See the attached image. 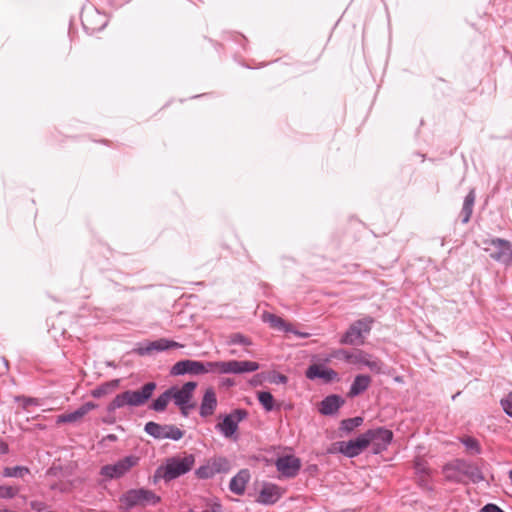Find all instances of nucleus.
<instances>
[{
  "mask_svg": "<svg viewBox=\"0 0 512 512\" xmlns=\"http://www.w3.org/2000/svg\"><path fill=\"white\" fill-rule=\"evenodd\" d=\"M287 377L283 374H277L274 376V378L272 379V382L274 383H282V384H285L287 382Z\"/></svg>",
  "mask_w": 512,
  "mask_h": 512,
  "instance_id": "nucleus-40",
  "label": "nucleus"
},
{
  "mask_svg": "<svg viewBox=\"0 0 512 512\" xmlns=\"http://www.w3.org/2000/svg\"><path fill=\"white\" fill-rule=\"evenodd\" d=\"M8 450V445L4 441L0 440V454H6L8 453Z\"/></svg>",
  "mask_w": 512,
  "mask_h": 512,
  "instance_id": "nucleus-41",
  "label": "nucleus"
},
{
  "mask_svg": "<svg viewBox=\"0 0 512 512\" xmlns=\"http://www.w3.org/2000/svg\"><path fill=\"white\" fill-rule=\"evenodd\" d=\"M119 380H111L108 382H105L101 384L100 386L96 387L91 391V396L94 398H101L103 396H106L110 393H112L118 386H119Z\"/></svg>",
  "mask_w": 512,
  "mask_h": 512,
  "instance_id": "nucleus-27",
  "label": "nucleus"
},
{
  "mask_svg": "<svg viewBox=\"0 0 512 512\" xmlns=\"http://www.w3.org/2000/svg\"><path fill=\"white\" fill-rule=\"evenodd\" d=\"M197 387L196 382H187L182 387H171L169 389V393L171 395V399L174 401L175 405H177L183 416H187L191 409L195 407V404L192 403L193 392Z\"/></svg>",
  "mask_w": 512,
  "mask_h": 512,
  "instance_id": "nucleus-5",
  "label": "nucleus"
},
{
  "mask_svg": "<svg viewBox=\"0 0 512 512\" xmlns=\"http://www.w3.org/2000/svg\"><path fill=\"white\" fill-rule=\"evenodd\" d=\"M281 497L280 488L273 484L264 485L261 489L257 501L261 504H274Z\"/></svg>",
  "mask_w": 512,
  "mask_h": 512,
  "instance_id": "nucleus-21",
  "label": "nucleus"
},
{
  "mask_svg": "<svg viewBox=\"0 0 512 512\" xmlns=\"http://www.w3.org/2000/svg\"><path fill=\"white\" fill-rule=\"evenodd\" d=\"M343 404L341 397L337 395H330L322 400L319 411L323 415H331L335 413Z\"/></svg>",
  "mask_w": 512,
  "mask_h": 512,
  "instance_id": "nucleus-23",
  "label": "nucleus"
},
{
  "mask_svg": "<svg viewBox=\"0 0 512 512\" xmlns=\"http://www.w3.org/2000/svg\"><path fill=\"white\" fill-rule=\"evenodd\" d=\"M461 442L465 445L468 450L473 451L475 454H479L481 452V448L479 442L472 437H466L461 440Z\"/></svg>",
  "mask_w": 512,
  "mask_h": 512,
  "instance_id": "nucleus-36",
  "label": "nucleus"
},
{
  "mask_svg": "<svg viewBox=\"0 0 512 512\" xmlns=\"http://www.w3.org/2000/svg\"><path fill=\"white\" fill-rule=\"evenodd\" d=\"M366 447L368 442L365 433L354 440L339 442V451L350 458L359 455Z\"/></svg>",
  "mask_w": 512,
  "mask_h": 512,
  "instance_id": "nucleus-15",
  "label": "nucleus"
},
{
  "mask_svg": "<svg viewBox=\"0 0 512 512\" xmlns=\"http://www.w3.org/2000/svg\"><path fill=\"white\" fill-rule=\"evenodd\" d=\"M368 445L373 446L374 453L384 451L393 439L392 431L385 428L371 429L365 432Z\"/></svg>",
  "mask_w": 512,
  "mask_h": 512,
  "instance_id": "nucleus-11",
  "label": "nucleus"
},
{
  "mask_svg": "<svg viewBox=\"0 0 512 512\" xmlns=\"http://www.w3.org/2000/svg\"><path fill=\"white\" fill-rule=\"evenodd\" d=\"M258 400L266 411H272L274 409V398L270 392H258Z\"/></svg>",
  "mask_w": 512,
  "mask_h": 512,
  "instance_id": "nucleus-32",
  "label": "nucleus"
},
{
  "mask_svg": "<svg viewBox=\"0 0 512 512\" xmlns=\"http://www.w3.org/2000/svg\"><path fill=\"white\" fill-rule=\"evenodd\" d=\"M457 469H460L462 473H464V477H468L474 483H479L484 480L481 470L474 464L459 461Z\"/></svg>",
  "mask_w": 512,
  "mask_h": 512,
  "instance_id": "nucleus-22",
  "label": "nucleus"
},
{
  "mask_svg": "<svg viewBox=\"0 0 512 512\" xmlns=\"http://www.w3.org/2000/svg\"><path fill=\"white\" fill-rule=\"evenodd\" d=\"M160 501L159 495L146 488L129 489L119 497L120 509L124 512L136 507L155 506Z\"/></svg>",
  "mask_w": 512,
  "mask_h": 512,
  "instance_id": "nucleus-3",
  "label": "nucleus"
},
{
  "mask_svg": "<svg viewBox=\"0 0 512 512\" xmlns=\"http://www.w3.org/2000/svg\"><path fill=\"white\" fill-rule=\"evenodd\" d=\"M250 480V473L247 469L240 470L230 481L229 489L236 495H243L247 483Z\"/></svg>",
  "mask_w": 512,
  "mask_h": 512,
  "instance_id": "nucleus-19",
  "label": "nucleus"
},
{
  "mask_svg": "<svg viewBox=\"0 0 512 512\" xmlns=\"http://www.w3.org/2000/svg\"><path fill=\"white\" fill-rule=\"evenodd\" d=\"M484 250L489 256L506 266H512V243L501 238L487 239L483 242Z\"/></svg>",
  "mask_w": 512,
  "mask_h": 512,
  "instance_id": "nucleus-4",
  "label": "nucleus"
},
{
  "mask_svg": "<svg viewBox=\"0 0 512 512\" xmlns=\"http://www.w3.org/2000/svg\"><path fill=\"white\" fill-rule=\"evenodd\" d=\"M228 462L224 458H214L208 460L195 471V475L199 479H210L216 474L227 470Z\"/></svg>",
  "mask_w": 512,
  "mask_h": 512,
  "instance_id": "nucleus-12",
  "label": "nucleus"
},
{
  "mask_svg": "<svg viewBox=\"0 0 512 512\" xmlns=\"http://www.w3.org/2000/svg\"><path fill=\"white\" fill-rule=\"evenodd\" d=\"M305 375L308 379L314 380V379H323L324 382L329 383L337 379L338 374L336 371H334L331 368H327L320 364H313L310 365Z\"/></svg>",
  "mask_w": 512,
  "mask_h": 512,
  "instance_id": "nucleus-16",
  "label": "nucleus"
},
{
  "mask_svg": "<svg viewBox=\"0 0 512 512\" xmlns=\"http://www.w3.org/2000/svg\"><path fill=\"white\" fill-rule=\"evenodd\" d=\"M374 323V319L370 316H366L362 319H359L352 323L346 333L340 340L341 344H363L364 343V334L370 332L372 325Z\"/></svg>",
  "mask_w": 512,
  "mask_h": 512,
  "instance_id": "nucleus-6",
  "label": "nucleus"
},
{
  "mask_svg": "<svg viewBox=\"0 0 512 512\" xmlns=\"http://www.w3.org/2000/svg\"><path fill=\"white\" fill-rule=\"evenodd\" d=\"M332 357H342L348 363L365 365L376 373H380L383 367V363L379 359H372L371 355L362 350H354L353 352L337 350L332 354Z\"/></svg>",
  "mask_w": 512,
  "mask_h": 512,
  "instance_id": "nucleus-7",
  "label": "nucleus"
},
{
  "mask_svg": "<svg viewBox=\"0 0 512 512\" xmlns=\"http://www.w3.org/2000/svg\"><path fill=\"white\" fill-rule=\"evenodd\" d=\"M259 369V364L254 361H225L223 374H243Z\"/></svg>",
  "mask_w": 512,
  "mask_h": 512,
  "instance_id": "nucleus-17",
  "label": "nucleus"
},
{
  "mask_svg": "<svg viewBox=\"0 0 512 512\" xmlns=\"http://www.w3.org/2000/svg\"><path fill=\"white\" fill-rule=\"evenodd\" d=\"M217 406V398L213 388H207L200 405V415L202 417L211 416Z\"/></svg>",
  "mask_w": 512,
  "mask_h": 512,
  "instance_id": "nucleus-20",
  "label": "nucleus"
},
{
  "mask_svg": "<svg viewBox=\"0 0 512 512\" xmlns=\"http://www.w3.org/2000/svg\"><path fill=\"white\" fill-rule=\"evenodd\" d=\"M481 512H504V511L495 504H487L482 508Z\"/></svg>",
  "mask_w": 512,
  "mask_h": 512,
  "instance_id": "nucleus-39",
  "label": "nucleus"
},
{
  "mask_svg": "<svg viewBox=\"0 0 512 512\" xmlns=\"http://www.w3.org/2000/svg\"><path fill=\"white\" fill-rule=\"evenodd\" d=\"M509 479H510V481L512 483V470L509 471Z\"/></svg>",
  "mask_w": 512,
  "mask_h": 512,
  "instance_id": "nucleus-46",
  "label": "nucleus"
},
{
  "mask_svg": "<svg viewBox=\"0 0 512 512\" xmlns=\"http://www.w3.org/2000/svg\"><path fill=\"white\" fill-rule=\"evenodd\" d=\"M172 347H181V345L174 341L161 339L150 343L145 349H140L139 354L143 355L145 353H149L152 350L163 351Z\"/></svg>",
  "mask_w": 512,
  "mask_h": 512,
  "instance_id": "nucleus-26",
  "label": "nucleus"
},
{
  "mask_svg": "<svg viewBox=\"0 0 512 512\" xmlns=\"http://www.w3.org/2000/svg\"><path fill=\"white\" fill-rule=\"evenodd\" d=\"M209 512H222V507L220 504L215 503L211 506Z\"/></svg>",
  "mask_w": 512,
  "mask_h": 512,
  "instance_id": "nucleus-43",
  "label": "nucleus"
},
{
  "mask_svg": "<svg viewBox=\"0 0 512 512\" xmlns=\"http://www.w3.org/2000/svg\"><path fill=\"white\" fill-rule=\"evenodd\" d=\"M36 399L34 398H24V403H23V406L24 408L28 407L29 405H34L36 404Z\"/></svg>",
  "mask_w": 512,
  "mask_h": 512,
  "instance_id": "nucleus-42",
  "label": "nucleus"
},
{
  "mask_svg": "<svg viewBox=\"0 0 512 512\" xmlns=\"http://www.w3.org/2000/svg\"><path fill=\"white\" fill-rule=\"evenodd\" d=\"M362 423H363L362 417H354V418L345 419V420H342V422H341L340 430L345 431V432H351L356 427L360 426Z\"/></svg>",
  "mask_w": 512,
  "mask_h": 512,
  "instance_id": "nucleus-33",
  "label": "nucleus"
},
{
  "mask_svg": "<svg viewBox=\"0 0 512 512\" xmlns=\"http://www.w3.org/2000/svg\"><path fill=\"white\" fill-rule=\"evenodd\" d=\"M156 384L154 382H148L144 384L140 390H127L115 396V398L107 406L108 412H114L116 409L124 406H142L152 396Z\"/></svg>",
  "mask_w": 512,
  "mask_h": 512,
  "instance_id": "nucleus-2",
  "label": "nucleus"
},
{
  "mask_svg": "<svg viewBox=\"0 0 512 512\" xmlns=\"http://www.w3.org/2000/svg\"><path fill=\"white\" fill-rule=\"evenodd\" d=\"M97 405L93 402H86L81 405L78 409L73 412L59 415L57 417V423H76L82 420V418L88 414L91 410L95 409Z\"/></svg>",
  "mask_w": 512,
  "mask_h": 512,
  "instance_id": "nucleus-18",
  "label": "nucleus"
},
{
  "mask_svg": "<svg viewBox=\"0 0 512 512\" xmlns=\"http://www.w3.org/2000/svg\"><path fill=\"white\" fill-rule=\"evenodd\" d=\"M30 470L25 466L5 467L3 470L4 477H24L29 474Z\"/></svg>",
  "mask_w": 512,
  "mask_h": 512,
  "instance_id": "nucleus-31",
  "label": "nucleus"
},
{
  "mask_svg": "<svg viewBox=\"0 0 512 512\" xmlns=\"http://www.w3.org/2000/svg\"><path fill=\"white\" fill-rule=\"evenodd\" d=\"M203 366V374L217 372L223 374L225 361H216V362H202Z\"/></svg>",
  "mask_w": 512,
  "mask_h": 512,
  "instance_id": "nucleus-34",
  "label": "nucleus"
},
{
  "mask_svg": "<svg viewBox=\"0 0 512 512\" xmlns=\"http://www.w3.org/2000/svg\"><path fill=\"white\" fill-rule=\"evenodd\" d=\"M277 470L285 477H294L297 475L301 468V461L299 458L287 455L279 457L275 463Z\"/></svg>",
  "mask_w": 512,
  "mask_h": 512,
  "instance_id": "nucleus-13",
  "label": "nucleus"
},
{
  "mask_svg": "<svg viewBox=\"0 0 512 512\" xmlns=\"http://www.w3.org/2000/svg\"><path fill=\"white\" fill-rule=\"evenodd\" d=\"M19 487L0 485V499H12L19 493Z\"/></svg>",
  "mask_w": 512,
  "mask_h": 512,
  "instance_id": "nucleus-35",
  "label": "nucleus"
},
{
  "mask_svg": "<svg viewBox=\"0 0 512 512\" xmlns=\"http://www.w3.org/2000/svg\"><path fill=\"white\" fill-rule=\"evenodd\" d=\"M504 411L512 417V392L501 401Z\"/></svg>",
  "mask_w": 512,
  "mask_h": 512,
  "instance_id": "nucleus-38",
  "label": "nucleus"
},
{
  "mask_svg": "<svg viewBox=\"0 0 512 512\" xmlns=\"http://www.w3.org/2000/svg\"><path fill=\"white\" fill-rule=\"evenodd\" d=\"M263 321L270 324L272 328L284 330V331H291L290 325L287 324L281 317H278L271 313H265L263 314Z\"/></svg>",
  "mask_w": 512,
  "mask_h": 512,
  "instance_id": "nucleus-29",
  "label": "nucleus"
},
{
  "mask_svg": "<svg viewBox=\"0 0 512 512\" xmlns=\"http://www.w3.org/2000/svg\"><path fill=\"white\" fill-rule=\"evenodd\" d=\"M144 430L147 434L157 440L170 439L178 441L184 436V431L175 425H161L153 421L147 422L145 424Z\"/></svg>",
  "mask_w": 512,
  "mask_h": 512,
  "instance_id": "nucleus-9",
  "label": "nucleus"
},
{
  "mask_svg": "<svg viewBox=\"0 0 512 512\" xmlns=\"http://www.w3.org/2000/svg\"><path fill=\"white\" fill-rule=\"evenodd\" d=\"M460 460H456L444 466L443 472L447 480L454 482H462L464 473L460 469H457Z\"/></svg>",
  "mask_w": 512,
  "mask_h": 512,
  "instance_id": "nucleus-25",
  "label": "nucleus"
},
{
  "mask_svg": "<svg viewBox=\"0 0 512 512\" xmlns=\"http://www.w3.org/2000/svg\"><path fill=\"white\" fill-rule=\"evenodd\" d=\"M139 460V457L135 455L126 456L114 464L104 465L100 470V474L108 479L120 478L137 466Z\"/></svg>",
  "mask_w": 512,
  "mask_h": 512,
  "instance_id": "nucleus-8",
  "label": "nucleus"
},
{
  "mask_svg": "<svg viewBox=\"0 0 512 512\" xmlns=\"http://www.w3.org/2000/svg\"><path fill=\"white\" fill-rule=\"evenodd\" d=\"M203 366L201 361L181 360L176 362L171 368V375L179 376L184 374L201 375L203 374Z\"/></svg>",
  "mask_w": 512,
  "mask_h": 512,
  "instance_id": "nucleus-14",
  "label": "nucleus"
},
{
  "mask_svg": "<svg viewBox=\"0 0 512 512\" xmlns=\"http://www.w3.org/2000/svg\"><path fill=\"white\" fill-rule=\"evenodd\" d=\"M195 464V456L193 454L184 453L166 459L165 463L159 466L154 474V482L163 479L166 482L174 480L188 473Z\"/></svg>",
  "mask_w": 512,
  "mask_h": 512,
  "instance_id": "nucleus-1",
  "label": "nucleus"
},
{
  "mask_svg": "<svg viewBox=\"0 0 512 512\" xmlns=\"http://www.w3.org/2000/svg\"><path fill=\"white\" fill-rule=\"evenodd\" d=\"M371 384V377L368 375H357L351 384L348 396L349 397H355L361 393H363L365 390L368 389V387Z\"/></svg>",
  "mask_w": 512,
  "mask_h": 512,
  "instance_id": "nucleus-24",
  "label": "nucleus"
},
{
  "mask_svg": "<svg viewBox=\"0 0 512 512\" xmlns=\"http://www.w3.org/2000/svg\"><path fill=\"white\" fill-rule=\"evenodd\" d=\"M475 202V192L474 190H471L467 196L464 199L461 216H462V223L466 224L469 222L472 212H473V206Z\"/></svg>",
  "mask_w": 512,
  "mask_h": 512,
  "instance_id": "nucleus-28",
  "label": "nucleus"
},
{
  "mask_svg": "<svg viewBox=\"0 0 512 512\" xmlns=\"http://www.w3.org/2000/svg\"><path fill=\"white\" fill-rule=\"evenodd\" d=\"M229 343L231 344H242L245 346L251 345V341L242 334L236 333L231 335Z\"/></svg>",
  "mask_w": 512,
  "mask_h": 512,
  "instance_id": "nucleus-37",
  "label": "nucleus"
},
{
  "mask_svg": "<svg viewBox=\"0 0 512 512\" xmlns=\"http://www.w3.org/2000/svg\"><path fill=\"white\" fill-rule=\"evenodd\" d=\"M171 395L169 393V389L162 393L151 405V408L157 412H162L166 409L168 403L170 402Z\"/></svg>",
  "mask_w": 512,
  "mask_h": 512,
  "instance_id": "nucleus-30",
  "label": "nucleus"
},
{
  "mask_svg": "<svg viewBox=\"0 0 512 512\" xmlns=\"http://www.w3.org/2000/svg\"><path fill=\"white\" fill-rule=\"evenodd\" d=\"M107 438H108L109 440H112V441L116 440V436H115V435H113V434L108 435V437H107Z\"/></svg>",
  "mask_w": 512,
  "mask_h": 512,
  "instance_id": "nucleus-44",
  "label": "nucleus"
},
{
  "mask_svg": "<svg viewBox=\"0 0 512 512\" xmlns=\"http://www.w3.org/2000/svg\"><path fill=\"white\" fill-rule=\"evenodd\" d=\"M247 416L248 412L246 410L236 409L226 415L222 422L216 425V429H218L225 438H232L238 430L239 423Z\"/></svg>",
  "mask_w": 512,
  "mask_h": 512,
  "instance_id": "nucleus-10",
  "label": "nucleus"
},
{
  "mask_svg": "<svg viewBox=\"0 0 512 512\" xmlns=\"http://www.w3.org/2000/svg\"><path fill=\"white\" fill-rule=\"evenodd\" d=\"M297 334H298L300 337H303V338L308 337V334H307V333H297Z\"/></svg>",
  "mask_w": 512,
  "mask_h": 512,
  "instance_id": "nucleus-45",
  "label": "nucleus"
}]
</instances>
